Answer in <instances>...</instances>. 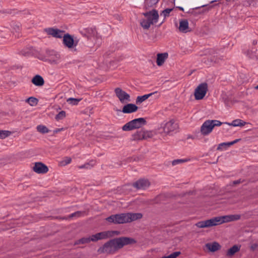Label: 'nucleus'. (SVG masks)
<instances>
[{"mask_svg":"<svg viewBox=\"0 0 258 258\" xmlns=\"http://www.w3.org/2000/svg\"><path fill=\"white\" fill-rule=\"evenodd\" d=\"M240 218V216L238 214L218 216L209 220L200 221L197 223L196 225L200 228H207L220 225L224 223L236 221Z\"/></svg>","mask_w":258,"mask_h":258,"instance_id":"nucleus-1","label":"nucleus"},{"mask_svg":"<svg viewBox=\"0 0 258 258\" xmlns=\"http://www.w3.org/2000/svg\"><path fill=\"white\" fill-rule=\"evenodd\" d=\"M133 242H135V240L128 237H123L114 239L106 243L103 247L99 248L98 251L100 253H112L124 245Z\"/></svg>","mask_w":258,"mask_h":258,"instance_id":"nucleus-2","label":"nucleus"},{"mask_svg":"<svg viewBox=\"0 0 258 258\" xmlns=\"http://www.w3.org/2000/svg\"><path fill=\"white\" fill-rule=\"evenodd\" d=\"M142 215L141 213H123L116 214L107 217L106 220L110 222L115 224H122L131 222L133 221L142 218Z\"/></svg>","mask_w":258,"mask_h":258,"instance_id":"nucleus-3","label":"nucleus"},{"mask_svg":"<svg viewBox=\"0 0 258 258\" xmlns=\"http://www.w3.org/2000/svg\"><path fill=\"white\" fill-rule=\"evenodd\" d=\"M223 123L218 120H207L205 121L201 127V132L204 136L209 135L212 132L215 126H219Z\"/></svg>","mask_w":258,"mask_h":258,"instance_id":"nucleus-4","label":"nucleus"},{"mask_svg":"<svg viewBox=\"0 0 258 258\" xmlns=\"http://www.w3.org/2000/svg\"><path fill=\"white\" fill-rule=\"evenodd\" d=\"M150 14H152L153 16V20H154V21H152L153 19H143L140 21V24L144 29H148L151 25L156 23L158 20L159 15L157 11L155 10H153L151 11L143 13V15L144 16H148Z\"/></svg>","mask_w":258,"mask_h":258,"instance_id":"nucleus-5","label":"nucleus"},{"mask_svg":"<svg viewBox=\"0 0 258 258\" xmlns=\"http://www.w3.org/2000/svg\"><path fill=\"white\" fill-rule=\"evenodd\" d=\"M146 122L143 118H139L133 119L125 124L122 127L123 131H128L134 129L140 128Z\"/></svg>","mask_w":258,"mask_h":258,"instance_id":"nucleus-6","label":"nucleus"},{"mask_svg":"<svg viewBox=\"0 0 258 258\" xmlns=\"http://www.w3.org/2000/svg\"><path fill=\"white\" fill-rule=\"evenodd\" d=\"M161 128L165 134L169 135L172 132H176L178 128V125L174 119H170L162 124Z\"/></svg>","mask_w":258,"mask_h":258,"instance_id":"nucleus-7","label":"nucleus"},{"mask_svg":"<svg viewBox=\"0 0 258 258\" xmlns=\"http://www.w3.org/2000/svg\"><path fill=\"white\" fill-rule=\"evenodd\" d=\"M208 90V85L206 83L200 84L195 89V97L196 100L202 99L206 95Z\"/></svg>","mask_w":258,"mask_h":258,"instance_id":"nucleus-8","label":"nucleus"},{"mask_svg":"<svg viewBox=\"0 0 258 258\" xmlns=\"http://www.w3.org/2000/svg\"><path fill=\"white\" fill-rule=\"evenodd\" d=\"M78 41L74 39L73 37L69 34H64L63 36V44L69 49L76 47L78 45Z\"/></svg>","mask_w":258,"mask_h":258,"instance_id":"nucleus-9","label":"nucleus"},{"mask_svg":"<svg viewBox=\"0 0 258 258\" xmlns=\"http://www.w3.org/2000/svg\"><path fill=\"white\" fill-rule=\"evenodd\" d=\"M114 92L116 96L122 103L130 101V96L128 94L119 88L115 89Z\"/></svg>","mask_w":258,"mask_h":258,"instance_id":"nucleus-10","label":"nucleus"},{"mask_svg":"<svg viewBox=\"0 0 258 258\" xmlns=\"http://www.w3.org/2000/svg\"><path fill=\"white\" fill-rule=\"evenodd\" d=\"M46 33L54 37L61 38H63L64 34V31L60 30L58 29H54L52 28H49L46 29Z\"/></svg>","mask_w":258,"mask_h":258,"instance_id":"nucleus-11","label":"nucleus"},{"mask_svg":"<svg viewBox=\"0 0 258 258\" xmlns=\"http://www.w3.org/2000/svg\"><path fill=\"white\" fill-rule=\"evenodd\" d=\"M111 236V232L104 231L98 233L90 236L91 241H96L98 240L106 239Z\"/></svg>","mask_w":258,"mask_h":258,"instance_id":"nucleus-12","label":"nucleus"},{"mask_svg":"<svg viewBox=\"0 0 258 258\" xmlns=\"http://www.w3.org/2000/svg\"><path fill=\"white\" fill-rule=\"evenodd\" d=\"M48 57L47 60L52 64L58 63L60 59L59 54L53 50L49 51L48 52Z\"/></svg>","mask_w":258,"mask_h":258,"instance_id":"nucleus-13","label":"nucleus"},{"mask_svg":"<svg viewBox=\"0 0 258 258\" xmlns=\"http://www.w3.org/2000/svg\"><path fill=\"white\" fill-rule=\"evenodd\" d=\"M133 186L137 189H145L150 185V182L147 179H141L133 183Z\"/></svg>","mask_w":258,"mask_h":258,"instance_id":"nucleus-14","label":"nucleus"},{"mask_svg":"<svg viewBox=\"0 0 258 258\" xmlns=\"http://www.w3.org/2000/svg\"><path fill=\"white\" fill-rule=\"evenodd\" d=\"M179 31L182 33H186L191 31L189 27L188 22L186 19H181L179 20Z\"/></svg>","mask_w":258,"mask_h":258,"instance_id":"nucleus-15","label":"nucleus"},{"mask_svg":"<svg viewBox=\"0 0 258 258\" xmlns=\"http://www.w3.org/2000/svg\"><path fill=\"white\" fill-rule=\"evenodd\" d=\"M33 170L38 173H45L48 172V167L41 162H36L33 167Z\"/></svg>","mask_w":258,"mask_h":258,"instance_id":"nucleus-16","label":"nucleus"},{"mask_svg":"<svg viewBox=\"0 0 258 258\" xmlns=\"http://www.w3.org/2000/svg\"><path fill=\"white\" fill-rule=\"evenodd\" d=\"M138 109V106L134 104H127L123 106L122 112L124 113H131L136 112Z\"/></svg>","mask_w":258,"mask_h":258,"instance_id":"nucleus-17","label":"nucleus"},{"mask_svg":"<svg viewBox=\"0 0 258 258\" xmlns=\"http://www.w3.org/2000/svg\"><path fill=\"white\" fill-rule=\"evenodd\" d=\"M240 139H236L232 142H224L219 144L217 150H226L228 147L230 146L234 145V144L237 143Z\"/></svg>","mask_w":258,"mask_h":258,"instance_id":"nucleus-18","label":"nucleus"},{"mask_svg":"<svg viewBox=\"0 0 258 258\" xmlns=\"http://www.w3.org/2000/svg\"><path fill=\"white\" fill-rule=\"evenodd\" d=\"M205 246L211 252L216 251L221 248V245L217 242L207 243Z\"/></svg>","mask_w":258,"mask_h":258,"instance_id":"nucleus-19","label":"nucleus"},{"mask_svg":"<svg viewBox=\"0 0 258 258\" xmlns=\"http://www.w3.org/2000/svg\"><path fill=\"white\" fill-rule=\"evenodd\" d=\"M150 133L148 132L144 131H140L137 132L134 135V138L136 140H142L147 139L148 137H149Z\"/></svg>","mask_w":258,"mask_h":258,"instance_id":"nucleus-20","label":"nucleus"},{"mask_svg":"<svg viewBox=\"0 0 258 258\" xmlns=\"http://www.w3.org/2000/svg\"><path fill=\"white\" fill-rule=\"evenodd\" d=\"M32 83L36 86H42L44 84V81L41 76L37 75L33 78Z\"/></svg>","mask_w":258,"mask_h":258,"instance_id":"nucleus-21","label":"nucleus"},{"mask_svg":"<svg viewBox=\"0 0 258 258\" xmlns=\"http://www.w3.org/2000/svg\"><path fill=\"white\" fill-rule=\"evenodd\" d=\"M158 92L157 91H155L153 93H151L147 94H145L143 96H138L136 100V103L137 104L141 103L143 102V101H145L147 99H148L150 97L152 96L153 95L157 94Z\"/></svg>","mask_w":258,"mask_h":258,"instance_id":"nucleus-22","label":"nucleus"},{"mask_svg":"<svg viewBox=\"0 0 258 258\" xmlns=\"http://www.w3.org/2000/svg\"><path fill=\"white\" fill-rule=\"evenodd\" d=\"M240 246L237 245H234L232 247L229 248L227 251L226 255L228 256H232L235 253L239 251Z\"/></svg>","mask_w":258,"mask_h":258,"instance_id":"nucleus-23","label":"nucleus"},{"mask_svg":"<svg viewBox=\"0 0 258 258\" xmlns=\"http://www.w3.org/2000/svg\"><path fill=\"white\" fill-rule=\"evenodd\" d=\"M167 55L166 53L158 54L156 61L157 65L159 66L162 65L167 58Z\"/></svg>","mask_w":258,"mask_h":258,"instance_id":"nucleus-24","label":"nucleus"},{"mask_svg":"<svg viewBox=\"0 0 258 258\" xmlns=\"http://www.w3.org/2000/svg\"><path fill=\"white\" fill-rule=\"evenodd\" d=\"M225 123L233 126H244L246 123V122L243 121L242 120L237 119L233 120L231 123L225 122Z\"/></svg>","mask_w":258,"mask_h":258,"instance_id":"nucleus-25","label":"nucleus"},{"mask_svg":"<svg viewBox=\"0 0 258 258\" xmlns=\"http://www.w3.org/2000/svg\"><path fill=\"white\" fill-rule=\"evenodd\" d=\"M95 164V162L94 161H91L89 162L86 163L82 165H80L77 166V168L78 169H89L93 166H94Z\"/></svg>","mask_w":258,"mask_h":258,"instance_id":"nucleus-26","label":"nucleus"},{"mask_svg":"<svg viewBox=\"0 0 258 258\" xmlns=\"http://www.w3.org/2000/svg\"><path fill=\"white\" fill-rule=\"evenodd\" d=\"M158 3V0H145V7L146 9L153 7Z\"/></svg>","mask_w":258,"mask_h":258,"instance_id":"nucleus-27","label":"nucleus"},{"mask_svg":"<svg viewBox=\"0 0 258 258\" xmlns=\"http://www.w3.org/2000/svg\"><path fill=\"white\" fill-rule=\"evenodd\" d=\"M26 102L28 103L30 106H34L37 104L38 100L35 97H30L26 99Z\"/></svg>","mask_w":258,"mask_h":258,"instance_id":"nucleus-28","label":"nucleus"},{"mask_svg":"<svg viewBox=\"0 0 258 258\" xmlns=\"http://www.w3.org/2000/svg\"><path fill=\"white\" fill-rule=\"evenodd\" d=\"M82 100L81 98H69L67 99V101L69 104L72 105H77L78 104L79 102Z\"/></svg>","mask_w":258,"mask_h":258,"instance_id":"nucleus-29","label":"nucleus"},{"mask_svg":"<svg viewBox=\"0 0 258 258\" xmlns=\"http://www.w3.org/2000/svg\"><path fill=\"white\" fill-rule=\"evenodd\" d=\"M37 130L38 132L42 133L45 134L49 132V130L47 127L43 125H39L37 126Z\"/></svg>","mask_w":258,"mask_h":258,"instance_id":"nucleus-30","label":"nucleus"},{"mask_svg":"<svg viewBox=\"0 0 258 258\" xmlns=\"http://www.w3.org/2000/svg\"><path fill=\"white\" fill-rule=\"evenodd\" d=\"M91 241L90 237H83L78 240H77L75 244H84L88 243Z\"/></svg>","mask_w":258,"mask_h":258,"instance_id":"nucleus-31","label":"nucleus"},{"mask_svg":"<svg viewBox=\"0 0 258 258\" xmlns=\"http://www.w3.org/2000/svg\"><path fill=\"white\" fill-rule=\"evenodd\" d=\"M11 132L9 131L0 130V139H3L11 135Z\"/></svg>","mask_w":258,"mask_h":258,"instance_id":"nucleus-32","label":"nucleus"},{"mask_svg":"<svg viewBox=\"0 0 258 258\" xmlns=\"http://www.w3.org/2000/svg\"><path fill=\"white\" fill-rule=\"evenodd\" d=\"M72 161V159L69 157H64L59 163L61 166H66L70 164Z\"/></svg>","mask_w":258,"mask_h":258,"instance_id":"nucleus-33","label":"nucleus"},{"mask_svg":"<svg viewBox=\"0 0 258 258\" xmlns=\"http://www.w3.org/2000/svg\"><path fill=\"white\" fill-rule=\"evenodd\" d=\"M66 116V113L64 111H61L55 117L57 121L63 119Z\"/></svg>","mask_w":258,"mask_h":258,"instance_id":"nucleus-34","label":"nucleus"},{"mask_svg":"<svg viewBox=\"0 0 258 258\" xmlns=\"http://www.w3.org/2000/svg\"><path fill=\"white\" fill-rule=\"evenodd\" d=\"M85 215L84 212L81 211H77L74 213H72L69 216V218H74V217H80L83 216Z\"/></svg>","mask_w":258,"mask_h":258,"instance_id":"nucleus-35","label":"nucleus"},{"mask_svg":"<svg viewBox=\"0 0 258 258\" xmlns=\"http://www.w3.org/2000/svg\"><path fill=\"white\" fill-rule=\"evenodd\" d=\"M190 160L188 159H176L172 161V165L173 166H175L177 164H180L182 163L186 162L187 161H189Z\"/></svg>","mask_w":258,"mask_h":258,"instance_id":"nucleus-36","label":"nucleus"},{"mask_svg":"<svg viewBox=\"0 0 258 258\" xmlns=\"http://www.w3.org/2000/svg\"><path fill=\"white\" fill-rule=\"evenodd\" d=\"M173 10L172 9H166L162 11V14L164 17L169 16L170 13Z\"/></svg>","mask_w":258,"mask_h":258,"instance_id":"nucleus-37","label":"nucleus"},{"mask_svg":"<svg viewBox=\"0 0 258 258\" xmlns=\"http://www.w3.org/2000/svg\"><path fill=\"white\" fill-rule=\"evenodd\" d=\"M242 3H247L248 4H250L251 3L253 2L254 0H240Z\"/></svg>","mask_w":258,"mask_h":258,"instance_id":"nucleus-38","label":"nucleus"},{"mask_svg":"<svg viewBox=\"0 0 258 258\" xmlns=\"http://www.w3.org/2000/svg\"><path fill=\"white\" fill-rule=\"evenodd\" d=\"M147 19V20H152L153 19V16L152 15V14H150V15H149L148 16H145ZM153 21H154V20H152Z\"/></svg>","mask_w":258,"mask_h":258,"instance_id":"nucleus-39","label":"nucleus"},{"mask_svg":"<svg viewBox=\"0 0 258 258\" xmlns=\"http://www.w3.org/2000/svg\"><path fill=\"white\" fill-rule=\"evenodd\" d=\"M257 246V245L256 244H253L251 246V248L253 250L255 249Z\"/></svg>","mask_w":258,"mask_h":258,"instance_id":"nucleus-40","label":"nucleus"},{"mask_svg":"<svg viewBox=\"0 0 258 258\" xmlns=\"http://www.w3.org/2000/svg\"><path fill=\"white\" fill-rule=\"evenodd\" d=\"M240 182H241L240 180H235V181H233V183L234 184H238V183H239Z\"/></svg>","mask_w":258,"mask_h":258,"instance_id":"nucleus-41","label":"nucleus"},{"mask_svg":"<svg viewBox=\"0 0 258 258\" xmlns=\"http://www.w3.org/2000/svg\"><path fill=\"white\" fill-rule=\"evenodd\" d=\"M211 62H218V60H217V59H215V58H213L212 59H211Z\"/></svg>","mask_w":258,"mask_h":258,"instance_id":"nucleus-42","label":"nucleus"},{"mask_svg":"<svg viewBox=\"0 0 258 258\" xmlns=\"http://www.w3.org/2000/svg\"><path fill=\"white\" fill-rule=\"evenodd\" d=\"M177 8H178V9L179 10H180V11H184V9H183V8L182 7H177Z\"/></svg>","mask_w":258,"mask_h":258,"instance_id":"nucleus-43","label":"nucleus"},{"mask_svg":"<svg viewBox=\"0 0 258 258\" xmlns=\"http://www.w3.org/2000/svg\"><path fill=\"white\" fill-rule=\"evenodd\" d=\"M257 43V41L256 40H253V45H255Z\"/></svg>","mask_w":258,"mask_h":258,"instance_id":"nucleus-44","label":"nucleus"},{"mask_svg":"<svg viewBox=\"0 0 258 258\" xmlns=\"http://www.w3.org/2000/svg\"><path fill=\"white\" fill-rule=\"evenodd\" d=\"M160 96V95L158 94L156 96V98H158Z\"/></svg>","mask_w":258,"mask_h":258,"instance_id":"nucleus-45","label":"nucleus"},{"mask_svg":"<svg viewBox=\"0 0 258 258\" xmlns=\"http://www.w3.org/2000/svg\"><path fill=\"white\" fill-rule=\"evenodd\" d=\"M112 232V233H116V234H118V233H119V232H117V231H113V232Z\"/></svg>","mask_w":258,"mask_h":258,"instance_id":"nucleus-46","label":"nucleus"},{"mask_svg":"<svg viewBox=\"0 0 258 258\" xmlns=\"http://www.w3.org/2000/svg\"><path fill=\"white\" fill-rule=\"evenodd\" d=\"M255 89L258 90V85L255 87Z\"/></svg>","mask_w":258,"mask_h":258,"instance_id":"nucleus-47","label":"nucleus"}]
</instances>
